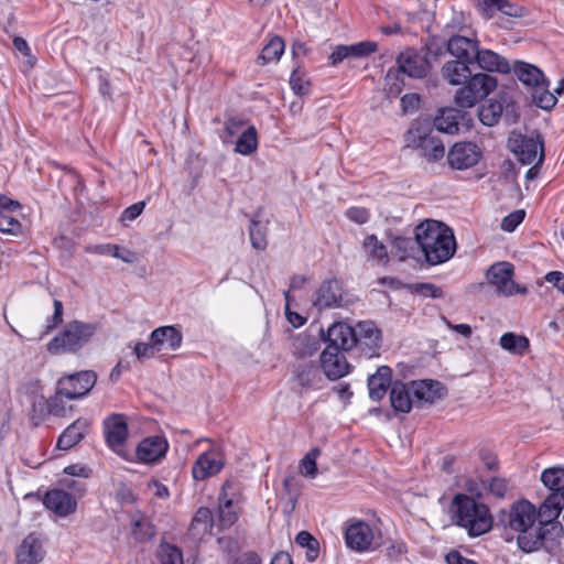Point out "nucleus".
I'll list each match as a JSON object with an SVG mask.
<instances>
[{
    "instance_id": "obj_1",
    "label": "nucleus",
    "mask_w": 564,
    "mask_h": 564,
    "mask_svg": "<svg viewBox=\"0 0 564 564\" xmlns=\"http://www.w3.org/2000/svg\"><path fill=\"white\" fill-rule=\"evenodd\" d=\"M415 242L431 265L448 261L456 251L453 230L442 221L425 219L414 229Z\"/></svg>"
},
{
    "instance_id": "obj_2",
    "label": "nucleus",
    "mask_w": 564,
    "mask_h": 564,
    "mask_svg": "<svg viewBox=\"0 0 564 564\" xmlns=\"http://www.w3.org/2000/svg\"><path fill=\"white\" fill-rule=\"evenodd\" d=\"M507 523L518 533L517 543L523 552H534L544 545L546 531L539 525L536 508L530 501L514 502L508 512Z\"/></svg>"
},
{
    "instance_id": "obj_3",
    "label": "nucleus",
    "mask_w": 564,
    "mask_h": 564,
    "mask_svg": "<svg viewBox=\"0 0 564 564\" xmlns=\"http://www.w3.org/2000/svg\"><path fill=\"white\" fill-rule=\"evenodd\" d=\"M456 523L466 529L470 536H479L492 528L488 507L467 495H456L452 503Z\"/></svg>"
},
{
    "instance_id": "obj_4",
    "label": "nucleus",
    "mask_w": 564,
    "mask_h": 564,
    "mask_svg": "<svg viewBox=\"0 0 564 564\" xmlns=\"http://www.w3.org/2000/svg\"><path fill=\"white\" fill-rule=\"evenodd\" d=\"M513 72L517 78L527 87L532 101L544 110L552 109L557 98L549 90V82L541 69L532 64L516 62Z\"/></svg>"
},
{
    "instance_id": "obj_5",
    "label": "nucleus",
    "mask_w": 564,
    "mask_h": 564,
    "mask_svg": "<svg viewBox=\"0 0 564 564\" xmlns=\"http://www.w3.org/2000/svg\"><path fill=\"white\" fill-rule=\"evenodd\" d=\"M96 380L97 376L93 371H80L61 378L57 381L56 395L48 403L50 412L54 415H63V410L58 408L62 398L69 400L83 398L93 389Z\"/></svg>"
},
{
    "instance_id": "obj_6",
    "label": "nucleus",
    "mask_w": 564,
    "mask_h": 564,
    "mask_svg": "<svg viewBox=\"0 0 564 564\" xmlns=\"http://www.w3.org/2000/svg\"><path fill=\"white\" fill-rule=\"evenodd\" d=\"M344 538L347 547L359 553L372 552L382 542L381 531L378 527L358 519L347 522Z\"/></svg>"
},
{
    "instance_id": "obj_7",
    "label": "nucleus",
    "mask_w": 564,
    "mask_h": 564,
    "mask_svg": "<svg viewBox=\"0 0 564 564\" xmlns=\"http://www.w3.org/2000/svg\"><path fill=\"white\" fill-rule=\"evenodd\" d=\"M460 86L455 94V102L460 108H471L495 90L497 79L487 74L478 73L470 75Z\"/></svg>"
},
{
    "instance_id": "obj_8",
    "label": "nucleus",
    "mask_w": 564,
    "mask_h": 564,
    "mask_svg": "<svg viewBox=\"0 0 564 564\" xmlns=\"http://www.w3.org/2000/svg\"><path fill=\"white\" fill-rule=\"evenodd\" d=\"M62 484L65 487L72 489L73 494H69L63 489L48 490L44 495L43 505L56 517L66 518L75 513L77 509V497H82L85 489L79 482L75 480H64Z\"/></svg>"
},
{
    "instance_id": "obj_9",
    "label": "nucleus",
    "mask_w": 564,
    "mask_h": 564,
    "mask_svg": "<svg viewBox=\"0 0 564 564\" xmlns=\"http://www.w3.org/2000/svg\"><path fill=\"white\" fill-rule=\"evenodd\" d=\"M95 329V326L91 324H84L77 321L72 322L59 335L48 343L47 349L52 354L76 350L88 341L94 335Z\"/></svg>"
},
{
    "instance_id": "obj_10",
    "label": "nucleus",
    "mask_w": 564,
    "mask_h": 564,
    "mask_svg": "<svg viewBox=\"0 0 564 564\" xmlns=\"http://www.w3.org/2000/svg\"><path fill=\"white\" fill-rule=\"evenodd\" d=\"M324 386L325 377L316 362L300 360L294 365L291 387L295 393L305 395L323 389Z\"/></svg>"
},
{
    "instance_id": "obj_11",
    "label": "nucleus",
    "mask_w": 564,
    "mask_h": 564,
    "mask_svg": "<svg viewBox=\"0 0 564 564\" xmlns=\"http://www.w3.org/2000/svg\"><path fill=\"white\" fill-rule=\"evenodd\" d=\"M508 148L522 164H542L544 145L540 134L523 135L512 132L508 139Z\"/></svg>"
},
{
    "instance_id": "obj_12",
    "label": "nucleus",
    "mask_w": 564,
    "mask_h": 564,
    "mask_svg": "<svg viewBox=\"0 0 564 564\" xmlns=\"http://www.w3.org/2000/svg\"><path fill=\"white\" fill-rule=\"evenodd\" d=\"M405 142L408 148L415 149L420 155L430 162H436L443 159L445 148L438 139L429 134V129L413 126L409 129Z\"/></svg>"
},
{
    "instance_id": "obj_13",
    "label": "nucleus",
    "mask_w": 564,
    "mask_h": 564,
    "mask_svg": "<svg viewBox=\"0 0 564 564\" xmlns=\"http://www.w3.org/2000/svg\"><path fill=\"white\" fill-rule=\"evenodd\" d=\"M486 275L488 282L499 295L512 296L514 294H527L528 292L525 286H521L512 280L513 265L509 262L492 264Z\"/></svg>"
},
{
    "instance_id": "obj_14",
    "label": "nucleus",
    "mask_w": 564,
    "mask_h": 564,
    "mask_svg": "<svg viewBox=\"0 0 564 564\" xmlns=\"http://www.w3.org/2000/svg\"><path fill=\"white\" fill-rule=\"evenodd\" d=\"M167 451L169 442L165 436L150 435L138 443L133 458H130V460L143 465H156L165 458Z\"/></svg>"
},
{
    "instance_id": "obj_15",
    "label": "nucleus",
    "mask_w": 564,
    "mask_h": 564,
    "mask_svg": "<svg viewBox=\"0 0 564 564\" xmlns=\"http://www.w3.org/2000/svg\"><path fill=\"white\" fill-rule=\"evenodd\" d=\"M104 434L108 446L118 455L128 458L124 443L129 431L124 415L112 414L104 421Z\"/></svg>"
},
{
    "instance_id": "obj_16",
    "label": "nucleus",
    "mask_w": 564,
    "mask_h": 564,
    "mask_svg": "<svg viewBox=\"0 0 564 564\" xmlns=\"http://www.w3.org/2000/svg\"><path fill=\"white\" fill-rule=\"evenodd\" d=\"M239 499L231 484L226 482L218 496V522L223 529L230 528L238 520Z\"/></svg>"
},
{
    "instance_id": "obj_17",
    "label": "nucleus",
    "mask_w": 564,
    "mask_h": 564,
    "mask_svg": "<svg viewBox=\"0 0 564 564\" xmlns=\"http://www.w3.org/2000/svg\"><path fill=\"white\" fill-rule=\"evenodd\" d=\"M356 346L368 357L378 354L381 347V332L371 321L359 322L355 327Z\"/></svg>"
},
{
    "instance_id": "obj_18",
    "label": "nucleus",
    "mask_w": 564,
    "mask_h": 564,
    "mask_svg": "<svg viewBox=\"0 0 564 564\" xmlns=\"http://www.w3.org/2000/svg\"><path fill=\"white\" fill-rule=\"evenodd\" d=\"M480 149L471 142H459L452 147L447 154L449 165L456 170H466L478 163Z\"/></svg>"
},
{
    "instance_id": "obj_19",
    "label": "nucleus",
    "mask_w": 564,
    "mask_h": 564,
    "mask_svg": "<svg viewBox=\"0 0 564 564\" xmlns=\"http://www.w3.org/2000/svg\"><path fill=\"white\" fill-rule=\"evenodd\" d=\"M313 302L319 310L344 306L345 299L341 283L336 279L324 281L317 289Z\"/></svg>"
},
{
    "instance_id": "obj_20",
    "label": "nucleus",
    "mask_w": 564,
    "mask_h": 564,
    "mask_svg": "<svg viewBox=\"0 0 564 564\" xmlns=\"http://www.w3.org/2000/svg\"><path fill=\"white\" fill-rule=\"evenodd\" d=\"M223 454L217 449L207 451L198 456L192 467L195 480H205L217 475L224 467Z\"/></svg>"
},
{
    "instance_id": "obj_21",
    "label": "nucleus",
    "mask_w": 564,
    "mask_h": 564,
    "mask_svg": "<svg viewBox=\"0 0 564 564\" xmlns=\"http://www.w3.org/2000/svg\"><path fill=\"white\" fill-rule=\"evenodd\" d=\"M341 351L334 347H326L321 354L324 377L329 380H337L349 371V365Z\"/></svg>"
},
{
    "instance_id": "obj_22",
    "label": "nucleus",
    "mask_w": 564,
    "mask_h": 564,
    "mask_svg": "<svg viewBox=\"0 0 564 564\" xmlns=\"http://www.w3.org/2000/svg\"><path fill=\"white\" fill-rule=\"evenodd\" d=\"M409 384L417 406L434 403L442 399L446 392L441 382L431 379L415 380L409 382Z\"/></svg>"
},
{
    "instance_id": "obj_23",
    "label": "nucleus",
    "mask_w": 564,
    "mask_h": 564,
    "mask_svg": "<svg viewBox=\"0 0 564 564\" xmlns=\"http://www.w3.org/2000/svg\"><path fill=\"white\" fill-rule=\"evenodd\" d=\"M397 62L400 72L412 78H422L430 70L429 61L413 50L400 53Z\"/></svg>"
},
{
    "instance_id": "obj_24",
    "label": "nucleus",
    "mask_w": 564,
    "mask_h": 564,
    "mask_svg": "<svg viewBox=\"0 0 564 564\" xmlns=\"http://www.w3.org/2000/svg\"><path fill=\"white\" fill-rule=\"evenodd\" d=\"M328 341L327 347L347 351L356 346L355 327L346 323H334L327 330L326 338Z\"/></svg>"
},
{
    "instance_id": "obj_25",
    "label": "nucleus",
    "mask_w": 564,
    "mask_h": 564,
    "mask_svg": "<svg viewBox=\"0 0 564 564\" xmlns=\"http://www.w3.org/2000/svg\"><path fill=\"white\" fill-rule=\"evenodd\" d=\"M43 558L42 542L34 533L26 535L15 551L17 564H39Z\"/></svg>"
},
{
    "instance_id": "obj_26",
    "label": "nucleus",
    "mask_w": 564,
    "mask_h": 564,
    "mask_svg": "<svg viewBox=\"0 0 564 564\" xmlns=\"http://www.w3.org/2000/svg\"><path fill=\"white\" fill-rule=\"evenodd\" d=\"M150 338L155 343L160 354L178 349L183 341L181 330L172 325L155 328L151 332Z\"/></svg>"
},
{
    "instance_id": "obj_27",
    "label": "nucleus",
    "mask_w": 564,
    "mask_h": 564,
    "mask_svg": "<svg viewBox=\"0 0 564 564\" xmlns=\"http://www.w3.org/2000/svg\"><path fill=\"white\" fill-rule=\"evenodd\" d=\"M213 527L212 511L208 508L200 507L191 522L187 535L194 543H199L206 536L212 535Z\"/></svg>"
},
{
    "instance_id": "obj_28",
    "label": "nucleus",
    "mask_w": 564,
    "mask_h": 564,
    "mask_svg": "<svg viewBox=\"0 0 564 564\" xmlns=\"http://www.w3.org/2000/svg\"><path fill=\"white\" fill-rule=\"evenodd\" d=\"M478 48L477 40L467 35H453L447 41L448 52L459 61L474 62Z\"/></svg>"
},
{
    "instance_id": "obj_29",
    "label": "nucleus",
    "mask_w": 564,
    "mask_h": 564,
    "mask_svg": "<svg viewBox=\"0 0 564 564\" xmlns=\"http://www.w3.org/2000/svg\"><path fill=\"white\" fill-rule=\"evenodd\" d=\"M474 62L479 68L490 73L508 74L511 70L510 63L503 56L487 48H478Z\"/></svg>"
},
{
    "instance_id": "obj_30",
    "label": "nucleus",
    "mask_w": 564,
    "mask_h": 564,
    "mask_svg": "<svg viewBox=\"0 0 564 564\" xmlns=\"http://www.w3.org/2000/svg\"><path fill=\"white\" fill-rule=\"evenodd\" d=\"M390 402L394 411L409 413L412 406L415 405L413 393L410 391V384L394 382L390 392Z\"/></svg>"
},
{
    "instance_id": "obj_31",
    "label": "nucleus",
    "mask_w": 564,
    "mask_h": 564,
    "mask_svg": "<svg viewBox=\"0 0 564 564\" xmlns=\"http://www.w3.org/2000/svg\"><path fill=\"white\" fill-rule=\"evenodd\" d=\"M469 62L465 61H448L442 67V76L443 78L453 86L463 85L471 74V70L468 66Z\"/></svg>"
},
{
    "instance_id": "obj_32",
    "label": "nucleus",
    "mask_w": 564,
    "mask_h": 564,
    "mask_svg": "<svg viewBox=\"0 0 564 564\" xmlns=\"http://www.w3.org/2000/svg\"><path fill=\"white\" fill-rule=\"evenodd\" d=\"M392 371L388 366H381L377 372L368 379L369 397L373 401H380L391 384Z\"/></svg>"
},
{
    "instance_id": "obj_33",
    "label": "nucleus",
    "mask_w": 564,
    "mask_h": 564,
    "mask_svg": "<svg viewBox=\"0 0 564 564\" xmlns=\"http://www.w3.org/2000/svg\"><path fill=\"white\" fill-rule=\"evenodd\" d=\"M89 427V423L86 420H77L72 423L57 440V447L66 451L75 446L85 436Z\"/></svg>"
},
{
    "instance_id": "obj_34",
    "label": "nucleus",
    "mask_w": 564,
    "mask_h": 564,
    "mask_svg": "<svg viewBox=\"0 0 564 564\" xmlns=\"http://www.w3.org/2000/svg\"><path fill=\"white\" fill-rule=\"evenodd\" d=\"M562 497L556 494L549 495L542 502L538 512L539 525L545 527L556 519L562 511Z\"/></svg>"
},
{
    "instance_id": "obj_35",
    "label": "nucleus",
    "mask_w": 564,
    "mask_h": 564,
    "mask_svg": "<svg viewBox=\"0 0 564 564\" xmlns=\"http://www.w3.org/2000/svg\"><path fill=\"white\" fill-rule=\"evenodd\" d=\"M362 248L368 260L383 265L389 262L388 249L376 235L366 236L362 242Z\"/></svg>"
},
{
    "instance_id": "obj_36",
    "label": "nucleus",
    "mask_w": 564,
    "mask_h": 564,
    "mask_svg": "<svg viewBox=\"0 0 564 564\" xmlns=\"http://www.w3.org/2000/svg\"><path fill=\"white\" fill-rule=\"evenodd\" d=\"M268 219H263L260 213H257L250 221L249 236L251 245L257 250L267 248Z\"/></svg>"
},
{
    "instance_id": "obj_37",
    "label": "nucleus",
    "mask_w": 564,
    "mask_h": 564,
    "mask_svg": "<svg viewBox=\"0 0 564 564\" xmlns=\"http://www.w3.org/2000/svg\"><path fill=\"white\" fill-rule=\"evenodd\" d=\"M500 347L513 355L522 356L529 349V339L512 332L505 333L499 339Z\"/></svg>"
},
{
    "instance_id": "obj_38",
    "label": "nucleus",
    "mask_w": 564,
    "mask_h": 564,
    "mask_svg": "<svg viewBox=\"0 0 564 564\" xmlns=\"http://www.w3.org/2000/svg\"><path fill=\"white\" fill-rule=\"evenodd\" d=\"M459 118V111L454 108L441 109L434 119V126L440 132L453 134L458 131Z\"/></svg>"
},
{
    "instance_id": "obj_39",
    "label": "nucleus",
    "mask_w": 564,
    "mask_h": 564,
    "mask_svg": "<svg viewBox=\"0 0 564 564\" xmlns=\"http://www.w3.org/2000/svg\"><path fill=\"white\" fill-rule=\"evenodd\" d=\"M258 149V133L254 126H249L239 135L235 151L242 155H250Z\"/></svg>"
},
{
    "instance_id": "obj_40",
    "label": "nucleus",
    "mask_w": 564,
    "mask_h": 564,
    "mask_svg": "<svg viewBox=\"0 0 564 564\" xmlns=\"http://www.w3.org/2000/svg\"><path fill=\"white\" fill-rule=\"evenodd\" d=\"M541 481L552 494L558 495L564 490V468L556 466L544 469L541 474Z\"/></svg>"
},
{
    "instance_id": "obj_41",
    "label": "nucleus",
    "mask_w": 564,
    "mask_h": 564,
    "mask_svg": "<svg viewBox=\"0 0 564 564\" xmlns=\"http://www.w3.org/2000/svg\"><path fill=\"white\" fill-rule=\"evenodd\" d=\"M321 455L318 447L311 448L299 463V473L308 479H314L318 474L317 458Z\"/></svg>"
},
{
    "instance_id": "obj_42",
    "label": "nucleus",
    "mask_w": 564,
    "mask_h": 564,
    "mask_svg": "<svg viewBox=\"0 0 564 564\" xmlns=\"http://www.w3.org/2000/svg\"><path fill=\"white\" fill-rule=\"evenodd\" d=\"M293 349L295 355L305 358L315 355L319 349V345L314 337L300 334L293 341Z\"/></svg>"
},
{
    "instance_id": "obj_43",
    "label": "nucleus",
    "mask_w": 564,
    "mask_h": 564,
    "mask_svg": "<svg viewBox=\"0 0 564 564\" xmlns=\"http://www.w3.org/2000/svg\"><path fill=\"white\" fill-rule=\"evenodd\" d=\"M284 47L285 45L281 37L275 36L271 39L263 47L259 61H261L262 64L278 62L284 52Z\"/></svg>"
},
{
    "instance_id": "obj_44",
    "label": "nucleus",
    "mask_w": 564,
    "mask_h": 564,
    "mask_svg": "<svg viewBox=\"0 0 564 564\" xmlns=\"http://www.w3.org/2000/svg\"><path fill=\"white\" fill-rule=\"evenodd\" d=\"M477 9L485 17H492L496 12L512 14V6L507 0H475Z\"/></svg>"
},
{
    "instance_id": "obj_45",
    "label": "nucleus",
    "mask_w": 564,
    "mask_h": 564,
    "mask_svg": "<svg viewBox=\"0 0 564 564\" xmlns=\"http://www.w3.org/2000/svg\"><path fill=\"white\" fill-rule=\"evenodd\" d=\"M415 243L411 238L394 237L392 240V254L399 260L404 261L412 258L415 250Z\"/></svg>"
},
{
    "instance_id": "obj_46",
    "label": "nucleus",
    "mask_w": 564,
    "mask_h": 564,
    "mask_svg": "<svg viewBox=\"0 0 564 564\" xmlns=\"http://www.w3.org/2000/svg\"><path fill=\"white\" fill-rule=\"evenodd\" d=\"M501 102L490 99L479 109V119L486 126H494L502 113Z\"/></svg>"
},
{
    "instance_id": "obj_47",
    "label": "nucleus",
    "mask_w": 564,
    "mask_h": 564,
    "mask_svg": "<svg viewBox=\"0 0 564 564\" xmlns=\"http://www.w3.org/2000/svg\"><path fill=\"white\" fill-rule=\"evenodd\" d=\"M131 532L135 540L148 541L154 535V528L144 517H135L131 521Z\"/></svg>"
},
{
    "instance_id": "obj_48",
    "label": "nucleus",
    "mask_w": 564,
    "mask_h": 564,
    "mask_svg": "<svg viewBox=\"0 0 564 564\" xmlns=\"http://www.w3.org/2000/svg\"><path fill=\"white\" fill-rule=\"evenodd\" d=\"M161 564H184L181 549L170 543H162L158 551Z\"/></svg>"
},
{
    "instance_id": "obj_49",
    "label": "nucleus",
    "mask_w": 564,
    "mask_h": 564,
    "mask_svg": "<svg viewBox=\"0 0 564 564\" xmlns=\"http://www.w3.org/2000/svg\"><path fill=\"white\" fill-rule=\"evenodd\" d=\"M290 87L295 95L302 96L310 90V79L304 68L297 66L290 76Z\"/></svg>"
},
{
    "instance_id": "obj_50",
    "label": "nucleus",
    "mask_w": 564,
    "mask_h": 564,
    "mask_svg": "<svg viewBox=\"0 0 564 564\" xmlns=\"http://www.w3.org/2000/svg\"><path fill=\"white\" fill-rule=\"evenodd\" d=\"M133 354L138 360L143 361L147 359L154 358L156 355L160 354V351L158 350L155 343L150 339V341L148 343H135L133 346Z\"/></svg>"
},
{
    "instance_id": "obj_51",
    "label": "nucleus",
    "mask_w": 564,
    "mask_h": 564,
    "mask_svg": "<svg viewBox=\"0 0 564 564\" xmlns=\"http://www.w3.org/2000/svg\"><path fill=\"white\" fill-rule=\"evenodd\" d=\"M349 57H366L378 50V45L372 41H362L347 45Z\"/></svg>"
},
{
    "instance_id": "obj_52",
    "label": "nucleus",
    "mask_w": 564,
    "mask_h": 564,
    "mask_svg": "<svg viewBox=\"0 0 564 564\" xmlns=\"http://www.w3.org/2000/svg\"><path fill=\"white\" fill-rule=\"evenodd\" d=\"M21 230V224L11 213L0 214V231L7 234H18Z\"/></svg>"
},
{
    "instance_id": "obj_53",
    "label": "nucleus",
    "mask_w": 564,
    "mask_h": 564,
    "mask_svg": "<svg viewBox=\"0 0 564 564\" xmlns=\"http://www.w3.org/2000/svg\"><path fill=\"white\" fill-rule=\"evenodd\" d=\"M411 289L414 293L425 297L437 299L443 294L442 290L432 283H416Z\"/></svg>"
},
{
    "instance_id": "obj_54",
    "label": "nucleus",
    "mask_w": 564,
    "mask_h": 564,
    "mask_svg": "<svg viewBox=\"0 0 564 564\" xmlns=\"http://www.w3.org/2000/svg\"><path fill=\"white\" fill-rule=\"evenodd\" d=\"M525 213L524 210H516L508 216H506L501 223V228L505 231L511 232L513 231L524 219Z\"/></svg>"
},
{
    "instance_id": "obj_55",
    "label": "nucleus",
    "mask_w": 564,
    "mask_h": 564,
    "mask_svg": "<svg viewBox=\"0 0 564 564\" xmlns=\"http://www.w3.org/2000/svg\"><path fill=\"white\" fill-rule=\"evenodd\" d=\"M346 217L351 221L362 225L370 218V213L364 207H350L346 210Z\"/></svg>"
},
{
    "instance_id": "obj_56",
    "label": "nucleus",
    "mask_w": 564,
    "mask_h": 564,
    "mask_svg": "<svg viewBox=\"0 0 564 564\" xmlns=\"http://www.w3.org/2000/svg\"><path fill=\"white\" fill-rule=\"evenodd\" d=\"M508 482L503 478L495 477L488 482V490L495 497L502 498L506 496L508 491Z\"/></svg>"
},
{
    "instance_id": "obj_57",
    "label": "nucleus",
    "mask_w": 564,
    "mask_h": 564,
    "mask_svg": "<svg viewBox=\"0 0 564 564\" xmlns=\"http://www.w3.org/2000/svg\"><path fill=\"white\" fill-rule=\"evenodd\" d=\"M145 206L144 202H138L127 207L121 214V221H132L138 218L143 212Z\"/></svg>"
},
{
    "instance_id": "obj_58",
    "label": "nucleus",
    "mask_w": 564,
    "mask_h": 564,
    "mask_svg": "<svg viewBox=\"0 0 564 564\" xmlns=\"http://www.w3.org/2000/svg\"><path fill=\"white\" fill-rule=\"evenodd\" d=\"M148 490L156 498H160V499H167L169 496H170V492H169V489L167 487L158 481V480H150L148 482Z\"/></svg>"
},
{
    "instance_id": "obj_59",
    "label": "nucleus",
    "mask_w": 564,
    "mask_h": 564,
    "mask_svg": "<svg viewBox=\"0 0 564 564\" xmlns=\"http://www.w3.org/2000/svg\"><path fill=\"white\" fill-rule=\"evenodd\" d=\"M296 542L301 546H306L310 551H317V541L306 531L297 534Z\"/></svg>"
},
{
    "instance_id": "obj_60",
    "label": "nucleus",
    "mask_w": 564,
    "mask_h": 564,
    "mask_svg": "<svg viewBox=\"0 0 564 564\" xmlns=\"http://www.w3.org/2000/svg\"><path fill=\"white\" fill-rule=\"evenodd\" d=\"M89 252L105 256H117V251H119V246L113 243H104L97 245L88 249Z\"/></svg>"
},
{
    "instance_id": "obj_61",
    "label": "nucleus",
    "mask_w": 564,
    "mask_h": 564,
    "mask_svg": "<svg viewBox=\"0 0 564 564\" xmlns=\"http://www.w3.org/2000/svg\"><path fill=\"white\" fill-rule=\"evenodd\" d=\"M545 281L553 284L564 294V273L560 271H551L545 275Z\"/></svg>"
},
{
    "instance_id": "obj_62",
    "label": "nucleus",
    "mask_w": 564,
    "mask_h": 564,
    "mask_svg": "<svg viewBox=\"0 0 564 564\" xmlns=\"http://www.w3.org/2000/svg\"><path fill=\"white\" fill-rule=\"evenodd\" d=\"M348 57H349V53H348L347 45H338L335 47V50L330 54L329 61H330V64L333 66H335Z\"/></svg>"
},
{
    "instance_id": "obj_63",
    "label": "nucleus",
    "mask_w": 564,
    "mask_h": 564,
    "mask_svg": "<svg viewBox=\"0 0 564 564\" xmlns=\"http://www.w3.org/2000/svg\"><path fill=\"white\" fill-rule=\"evenodd\" d=\"M63 321V304L61 301H54V314L52 318L48 321L47 329L55 328Z\"/></svg>"
},
{
    "instance_id": "obj_64",
    "label": "nucleus",
    "mask_w": 564,
    "mask_h": 564,
    "mask_svg": "<svg viewBox=\"0 0 564 564\" xmlns=\"http://www.w3.org/2000/svg\"><path fill=\"white\" fill-rule=\"evenodd\" d=\"M447 564H477L476 562L464 557L459 552L452 551L446 555Z\"/></svg>"
}]
</instances>
